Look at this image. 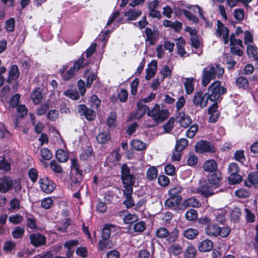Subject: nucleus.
<instances>
[{
  "label": "nucleus",
  "instance_id": "052dcab7",
  "mask_svg": "<svg viewBox=\"0 0 258 258\" xmlns=\"http://www.w3.org/2000/svg\"><path fill=\"white\" fill-rule=\"evenodd\" d=\"M196 253L197 250L195 247L188 246L185 251V255L187 258H195Z\"/></svg>",
  "mask_w": 258,
  "mask_h": 258
},
{
  "label": "nucleus",
  "instance_id": "58836bf2",
  "mask_svg": "<svg viewBox=\"0 0 258 258\" xmlns=\"http://www.w3.org/2000/svg\"><path fill=\"white\" fill-rule=\"evenodd\" d=\"M236 84L239 88L246 89L248 86V81L247 78L243 76H240L236 80Z\"/></svg>",
  "mask_w": 258,
  "mask_h": 258
},
{
  "label": "nucleus",
  "instance_id": "a19ab883",
  "mask_svg": "<svg viewBox=\"0 0 258 258\" xmlns=\"http://www.w3.org/2000/svg\"><path fill=\"white\" fill-rule=\"evenodd\" d=\"M226 212L223 210H219L215 212V219L217 222L223 223L225 220Z\"/></svg>",
  "mask_w": 258,
  "mask_h": 258
},
{
  "label": "nucleus",
  "instance_id": "de8ad7c7",
  "mask_svg": "<svg viewBox=\"0 0 258 258\" xmlns=\"http://www.w3.org/2000/svg\"><path fill=\"white\" fill-rule=\"evenodd\" d=\"M228 179L230 183L234 184L241 182L242 180V178L238 173L235 174H230Z\"/></svg>",
  "mask_w": 258,
  "mask_h": 258
},
{
  "label": "nucleus",
  "instance_id": "4d7b16f0",
  "mask_svg": "<svg viewBox=\"0 0 258 258\" xmlns=\"http://www.w3.org/2000/svg\"><path fill=\"white\" fill-rule=\"evenodd\" d=\"M10 91V88L8 86H5L3 87V89L0 91V97L1 100L4 102L7 101L8 96L9 95Z\"/></svg>",
  "mask_w": 258,
  "mask_h": 258
},
{
  "label": "nucleus",
  "instance_id": "ddd939ff",
  "mask_svg": "<svg viewBox=\"0 0 258 258\" xmlns=\"http://www.w3.org/2000/svg\"><path fill=\"white\" fill-rule=\"evenodd\" d=\"M30 243L35 247H38L45 244V237L40 233H33L29 236Z\"/></svg>",
  "mask_w": 258,
  "mask_h": 258
},
{
  "label": "nucleus",
  "instance_id": "aec40b11",
  "mask_svg": "<svg viewBox=\"0 0 258 258\" xmlns=\"http://www.w3.org/2000/svg\"><path fill=\"white\" fill-rule=\"evenodd\" d=\"M177 48V53L181 57L186 55V52L184 49L185 40L182 37H179L175 39Z\"/></svg>",
  "mask_w": 258,
  "mask_h": 258
},
{
  "label": "nucleus",
  "instance_id": "864d4df0",
  "mask_svg": "<svg viewBox=\"0 0 258 258\" xmlns=\"http://www.w3.org/2000/svg\"><path fill=\"white\" fill-rule=\"evenodd\" d=\"M198 130V125L197 124H192L186 132V136L189 138H192Z\"/></svg>",
  "mask_w": 258,
  "mask_h": 258
},
{
  "label": "nucleus",
  "instance_id": "423d86ee",
  "mask_svg": "<svg viewBox=\"0 0 258 258\" xmlns=\"http://www.w3.org/2000/svg\"><path fill=\"white\" fill-rule=\"evenodd\" d=\"M147 114L152 117L156 122H163L169 116V111L167 109H160L158 104H156L154 107L149 110Z\"/></svg>",
  "mask_w": 258,
  "mask_h": 258
},
{
  "label": "nucleus",
  "instance_id": "f8f14e48",
  "mask_svg": "<svg viewBox=\"0 0 258 258\" xmlns=\"http://www.w3.org/2000/svg\"><path fill=\"white\" fill-rule=\"evenodd\" d=\"M78 112L81 115H84L88 120H93L96 116L95 112L92 109L88 108L83 104L79 105Z\"/></svg>",
  "mask_w": 258,
  "mask_h": 258
},
{
  "label": "nucleus",
  "instance_id": "6ab92c4d",
  "mask_svg": "<svg viewBox=\"0 0 258 258\" xmlns=\"http://www.w3.org/2000/svg\"><path fill=\"white\" fill-rule=\"evenodd\" d=\"M116 226L112 224H105L102 231V238L109 239L111 233L116 230Z\"/></svg>",
  "mask_w": 258,
  "mask_h": 258
},
{
  "label": "nucleus",
  "instance_id": "e2e57ef3",
  "mask_svg": "<svg viewBox=\"0 0 258 258\" xmlns=\"http://www.w3.org/2000/svg\"><path fill=\"white\" fill-rule=\"evenodd\" d=\"M235 195L240 198H246L249 197V193L246 189L240 188L235 191Z\"/></svg>",
  "mask_w": 258,
  "mask_h": 258
},
{
  "label": "nucleus",
  "instance_id": "ea45409f",
  "mask_svg": "<svg viewBox=\"0 0 258 258\" xmlns=\"http://www.w3.org/2000/svg\"><path fill=\"white\" fill-rule=\"evenodd\" d=\"M188 141L184 138H181L176 141L175 148L178 151H182L188 145Z\"/></svg>",
  "mask_w": 258,
  "mask_h": 258
},
{
  "label": "nucleus",
  "instance_id": "39448f33",
  "mask_svg": "<svg viewBox=\"0 0 258 258\" xmlns=\"http://www.w3.org/2000/svg\"><path fill=\"white\" fill-rule=\"evenodd\" d=\"M179 230L177 228H174L169 232V230L165 227H161L156 230V235L160 239H166L169 243H173L178 238Z\"/></svg>",
  "mask_w": 258,
  "mask_h": 258
},
{
  "label": "nucleus",
  "instance_id": "79ce46f5",
  "mask_svg": "<svg viewBox=\"0 0 258 258\" xmlns=\"http://www.w3.org/2000/svg\"><path fill=\"white\" fill-rule=\"evenodd\" d=\"M185 217L187 220L195 221L198 218V214L196 210L190 209L185 213Z\"/></svg>",
  "mask_w": 258,
  "mask_h": 258
},
{
  "label": "nucleus",
  "instance_id": "6e6552de",
  "mask_svg": "<svg viewBox=\"0 0 258 258\" xmlns=\"http://www.w3.org/2000/svg\"><path fill=\"white\" fill-rule=\"evenodd\" d=\"M209 98L206 94H204L201 91L196 92L192 98V102L195 106L200 108H204L207 105Z\"/></svg>",
  "mask_w": 258,
  "mask_h": 258
},
{
  "label": "nucleus",
  "instance_id": "338daca9",
  "mask_svg": "<svg viewBox=\"0 0 258 258\" xmlns=\"http://www.w3.org/2000/svg\"><path fill=\"white\" fill-rule=\"evenodd\" d=\"M53 205V201L51 198H47L43 199L41 202V206L42 208L48 209L50 208Z\"/></svg>",
  "mask_w": 258,
  "mask_h": 258
},
{
  "label": "nucleus",
  "instance_id": "0eeeda50",
  "mask_svg": "<svg viewBox=\"0 0 258 258\" xmlns=\"http://www.w3.org/2000/svg\"><path fill=\"white\" fill-rule=\"evenodd\" d=\"M229 31L228 28L219 20L217 22V28L216 30V36L221 38L224 44L228 43L229 41Z\"/></svg>",
  "mask_w": 258,
  "mask_h": 258
},
{
  "label": "nucleus",
  "instance_id": "603ef678",
  "mask_svg": "<svg viewBox=\"0 0 258 258\" xmlns=\"http://www.w3.org/2000/svg\"><path fill=\"white\" fill-rule=\"evenodd\" d=\"M198 130V125L197 124H192L186 132V136L189 138H192Z\"/></svg>",
  "mask_w": 258,
  "mask_h": 258
},
{
  "label": "nucleus",
  "instance_id": "5701e85b",
  "mask_svg": "<svg viewBox=\"0 0 258 258\" xmlns=\"http://www.w3.org/2000/svg\"><path fill=\"white\" fill-rule=\"evenodd\" d=\"M195 79L193 78L185 79V82H184V85L186 93L187 94H190L192 93L194 90L195 86Z\"/></svg>",
  "mask_w": 258,
  "mask_h": 258
},
{
  "label": "nucleus",
  "instance_id": "09e8293b",
  "mask_svg": "<svg viewBox=\"0 0 258 258\" xmlns=\"http://www.w3.org/2000/svg\"><path fill=\"white\" fill-rule=\"evenodd\" d=\"M61 74L64 80H69L72 78L74 75V68H70L68 71H61Z\"/></svg>",
  "mask_w": 258,
  "mask_h": 258
},
{
  "label": "nucleus",
  "instance_id": "7ed1b4c3",
  "mask_svg": "<svg viewBox=\"0 0 258 258\" xmlns=\"http://www.w3.org/2000/svg\"><path fill=\"white\" fill-rule=\"evenodd\" d=\"M226 92V89L221 86L220 81H216L212 83L206 93L209 99L213 102H217L221 95Z\"/></svg>",
  "mask_w": 258,
  "mask_h": 258
},
{
  "label": "nucleus",
  "instance_id": "774afa93",
  "mask_svg": "<svg viewBox=\"0 0 258 258\" xmlns=\"http://www.w3.org/2000/svg\"><path fill=\"white\" fill-rule=\"evenodd\" d=\"M234 18L237 20H242L244 18V12L242 9H237L234 10Z\"/></svg>",
  "mask_w": 258,
  "mask_h": 258
},
{
  "label": "nucleus",
  "instance_id": "a211bd4d",
  "mask_svg": "<svg viewBox=\"0 0 258 258\" xmlns=\"http://www.w3.org/2000/svg\"><path fill=\"white\" fill-rule=\"evenodd\" d=\"M178 121L182 127L186 128L191 123L192 120L188 115L185 114L183 112H179Z\"/></svg>",
  "mask_w": 258,
  "mask_h": 258
},
{
  "label": "nucleus",
  "instance_id": "9d476101",
  "mask_svg": "<svg viewBox=\"0 0 258 258\" xmlns=\"http://www.w3.org/2000/svg\"><path fill=\"white\" fill-rule=\"evenodd\" d=\"M195 149L196 152L200 153L215 151L214 146L212 143L203 140H201L196 144Z\"/></svg>",
  "mask_w": 258,
  "mask_h": 258
},
{
  "label": "nucleus",
  "instance_id": "e433bc0d",
  "mask_svg": "<svg viewBox=\"0 0 258 258\" xmlns=\"http://www.w3.org/2000/svg\"><path fill=\"white\" fill-rule=\"evenodd\" d=\"M179 198L169 196V198L165 201V205L169 208H173L177 206L180 202Z\"/></svg>",
  "mask_w": 258,
  "mask_h": 258
},
{
  "label": "nucleus",
  "instance_id": "f704fd0d",
  "mask_svg": "<svg viewBox=\"0 0 258 258\" xmlns=\"http://www.w3.org/2000/svg\"><path fill=\"white\" fill-rule=\"evenodd\" d=\"M56 158L60 162H65L69 158L68 153L62 149H58L56 152Z\"/></svg>",
  "mask_w": 258,
  "mask_h": 258
},
{
  "label": "nucleus",
  "instance_id": "2eb2a0df",
  "mask_svg": "<svg viewBox=\"0 0 258 258\" xmlns=\"http://www.w3.org/2000/svg\"><path fill=\"white\" fill-rule=\"evenodd\" d=\"M214 188H215L212 185H210L208 183H206L201 184L199 186L198 191L202 195L206 198H208L213 196L215 193Z\"/></svg>",
  "mask_w": 258,
  "mask_h": 258
},
{
  "label": "nucleus",
  "instance_id": "473e14b6",
  "mask_svg": "<svg viewBox=\"0 0 258 258\" xmlns=\"http://www.w3.org/2000/svg\"><path fill=\"white\" fill-rule=\"evenodd\" d=\"M198 234L199 231L194 228H187L184 230L183 233V236L188 239H195Z\"/></svg>",
  "mask_w": 258,
  "mask_h": 258
},
{
  "label": "nucleus",
  "instance_id": "393cba45",
  "mask_svg": "<svg viewBox=\"0 0 258 258\" xmlns=\"http://www.w3.org/2000/svg\"><path fill=\"white\" fill-rule=\"evenodd\" d=\"M71 171L78 176V178L81 177L82 175V171L79 169V164L77 160L75 158H71Z\"/></svg>",
  "mask_w": 258,
  "mask_h": 258
},
{
  "label": "nucleus",
  "instance_id": "cd10ccee",
  "mask_svg": "<svg viewBox=\"0 0 258 258\" xmlns=\"http://www.w3.org/2000/svg\"><path fill=\"white\" fill-rule=\"evenodd\" d=\"M182 191V187L179 185H176L172 188H170L168 191L169 196L175 198L176 199L179 198V200H181V197L180 194Z\"/></svg>",
  "mask_w": 258,
  "mask_h": 258
},
{
  "label": "nucleus",
  "instance_id": "6e6d98bb",
  "mask_svg": "<svg viewBox=\"0 0 258 258\" xmlns=\"http://www.w3.org/2000/svg\"><path fill=\"white\" fill-rule=\"evenodd\" d=\"M133 228L135 231L142 232L146 228V224L144 221H140L134 224Z\"/></svg>",
  "mask_w": 258,
  "mask_h": 258
},
{
  "label": "nucleus",
  "instance_id": "2f4dec72",
  "mask_svg": "<svg viewBox=\"0 0 258 258\" xmlns=\"http://www.w3.org/2000/svg\"><path fill=\"white\" fill-rule=\"evenodd\" d=\"M221 181V175L217 173L213 174L208 179L209 183L214 188L219 186Z\"/></svg>",
  "mask_w": 258,
  "mask_h": 258
},
{
  "label": "nucleus",
  "instance_id": "49530a36",
  "mask_svg": "<svg viewBox=\"0 0 258 258\" xmlns=\"http://www.w3.org/2000/svg\"><path fill=\"white\" fill-rule=\"evenodd\" d=\"M40 155L43 160H49L53 156L51 152L47 148H42L40 150Z\"/></svg>",
  "mask_w": 258,
  "mask_h": 258
},
{
  "label": "nucleus",
  "instance_id": "bf43d9fd",
  "mask_svg": "<svg viewBox=\"0 0 258 258\" xmlns=\"http://www.w3.org/2000/svg\"><path fill=\"white\" fill-rule=\"evenodd\" d=\"M15 21L14 18H10L5 22V28L7 31L12 32L15 29Z\"/></svg>",
  "mask_w": 258,
  "mask_h": 258
},
{
  "label": "nucleus",
  "instance_id": "c756f323",
  "mask_svg": "<svg viewBox=\"0 0 258 258\" xmlns=\"http://www.w3.org/2000/svg\"><path fill=\"white\" fill-rule=\"evenodd\" d=\"M217 168L216 162L214 160L206 161L204 164V169L206 171L211 172L215 171Z\"/></svg>",
  "mask_w": 258,
  "mask_h": 258
},
{
  "label": "nucleus",
  "instance_id": "4468645a",
  "mask_svg": "<svg viewBox=\"0 0 258 258\" xmlns=\"http://www.w3.org/2000/svg\"><path fill=\"white\" fill-rule=\"evenodd\" d=\"M133 189H123V196L124 198L123 204L126 208H131L135 206V202L132 197Z\"/></svg>",
  "mask_w": 258,
  "mask_h": 258
},
{
  "label": "nucleus",
  "instance_id": "9b49d317",
  "mask_svg": "<svg viewBox=\"0 0 258 258\" xmlns=\"http://www.w3.org/2000/svg\"><path fill=\"white\" fill-rule=\"evenodd\" d=\"M13 180L9 176L0 178V192L5 194L12 188Z\"/></svg>",
  "mask_w": 258,
  "mask_h": 258
},
{
  "label": "nucleus",
  "instance_id": "c9c22d12",
  "mask_svg": "<svg viewBox=\"0 0 258 258\" xmlns=\"http://www.w3.org/2000/svg\"><path fill=\"white\" fill-rule=\"evenodd\" d=\"M131 145L134 149L137 151L143 150L146 148V144L138 140L132 141L131 143Z\"/></svg>",
  "mask_w": 258,
  "mask_h": 258
},
{
  "label": "nucleus",
  "instance_id": "1a4fd4ad",
  "mask_svg": "<svg viewBox=\"0 0 258 258\" xmlns=\"http://www.w3.org/2000/svg\"><path fill=\"white\" fill-rule=\"evenodd\" d=\"M41 189L46 194H50L55 188V184L48 177H44L39 180Z\"/></svg>",
  "mask_w": 258,
  "mask_h": 258
},
{
  "label": "nucleus",
  "instance_id": "0e129e2a",
  "mask_svg": "<svg viewBox=\"0 0 258 258\" xmlns=\"http://www.w3.org/2000/svg\"><path fill=\"white\" fill-rule=\"evenodd\" d=\"M158 182L160 185L163 186H166L169 185L170 183V180L167 176L162 175L158 177Z\"/></svg>",
  "mask_w": 258,
  "mask_h": 258
},
{
  "label": "nucleus",
  "instance_id": "f257e3e1",
  "mask_svg": "<svg viewBox=\"0 0 258 258\" xmlns=\"http://www.w3.org/2000/svg\"><path fill=\"white\" fill-rule=\"evenodd\" d=\"M224 72V69L218 64L205 68L202 71V85L206 87L211 80L215 79L216 77L220 78L223 76Z\"/></svg>",
  "mask_w": 258,
  "mask_h": 258
},
{
  "label": "nucleus",
  "instance_id": "c85d7f7f",
  "mask_svg": "<svg viewBox=\"0 0 258 258\" xmlns=\"http://www.w3.org/2000/svg\"><path fill=\"white\" fill-rule=\"evenodd\" d=\"M108 239H102L100 240L98 243L99 249L101 250H104L107 249H110L114 247V243L110 240H107Z\"/></svg>",
  "mask_w": 258,
  "mask_h": 258
},
{
  "label": "nucleus",
  "instance_id": "3c124183",
  "mask_svg": "<svg viewBox=\"0 0 258 258\" xmlns=\"http://www.w3.org/2000/svg\"><path fill=\"white\" fill-rule=\"evenodd\" d=\"M50 166L53 172L56 173H61L63 172V169L60 164L55 160H52L50 162Z\"/></svg>",
  "mask_w": 258,
  "mask_h": 258
},
{
  "label": "nucleus",
  "instance_id": "69168bd1",
  "mask_svg": "<svg viewBox=\"0 0 258 258\" xmlns=\"http://www.w3.org/2000/svg\"><path fill=\"white\" fill-rule=\"evenodd\" d=\"M137 219V216L136 215L128 214L124 217L123 220L125 223L131 224L135 222Z\"/></svg>",
  "mask_w": 258,
  "mask_h": 258
},
{
  "label": "nucleus",
  "instance_id": "13d9d810",
  "mask_svg": "<svg viewBox=\"0 0 258 258\" xmlns=\"http://www.w3.org/2000/svg\"><path fill=\"white\" fill-rule=\"evenodd\" d=\"M28 175L32 182H35L38 179V171L35 168H32L30 169L28 171Z\"/></svg>",
  "mask_w": 258,
  "mask_h": 258
},
{
  "label": "nucleus",
  "instance_id": "dca6fc26",
  "mask_svg": "<svg viewBox=\"0 0 258 258\" xmlns=\"http://www.w3.org/2000/svg\"><path fill=\"white\" fill-rule=\"evenodd\" d=\"M157 69V62L155 60H152L148 65V67L146 70V75L145 79L149 80L154 77Z\"/></svg>",
  "mask_w": 258,
  "mask_h": 258
},
{
  "label": "nucleus",
  "instance_id": "20e7f679",
  "mask_svg": "<svg viewBox=\"0 0 258 258\" xmlns=\"http://www.w3.org/2000/svg\"><path fill=\"white\" fill-rule=\"evenodd\" d=\"M231 231L228 227H220L215 224H210L205 228V232L207 235L211 237H226Z\"/></svg>",
  "mask_w": 258,
  "mask_h": 258
},
{
  "label": "nucleus",
  "instance_id": "b1692460",
  "mask_svg": "<svg viewBox=\"0 0 258 258\" xmlns=\"http://www.w3.org/2000/svg\"><path fill=\"white\" fill-rule=\"evenodd\" d=\"M142 11L139 10L131 9L125 13V16L127 17V19L129 21L136 20L142 15Z\"/></svg>",
  "mask_w": 258,
  "mask_h": 258
},
{
  "label": "nucleus",
  "instance_id": "37998d69",
  "mask_svg": "<svg viewBox=\"0 0 258 258\" xmlns=\"http://www.w3.org/2000/svg\"><path fill=\"white\" fill-rule=\"evenodd\" d=\"M168 251L174 255H178L182 252V248L179 244H173L168 248Z\"/></svg>",
  "mask_w": 258,
  "mask_h": 258
},
{
  "label": "nucleus",
  "instance_id": "f03ea898",
  "mask_svg": "<svg viewBox=\"0 0 258 258\" xmlns=\"http://www.w3.org/2000/svg\"><path fill=\"white\" fill-rule=\"evenodd\" d=\"M120 169V178L123 189H133V186L136 182L135 176L131 173L130 169L126 164H123Z\"/></svg>",
  "mask_w": 258,
  "mask_h": 258
},
{
  "label": "nucleus",
  "instance_id": "5fc2aeb1",
  "mask_svg": "<svg viewBox=\"0 0 258 258\" xmlns=\"http://www.w3.org/2000/svg\"><path fill=\"white\" fill-rule=\"evenodd\" d=\"M63 94L73 100H77L79 98V94L76 90H68L64 91Z\"/></svg>",
  "mask_w": 258,
  "mask_h": 258
},
{
  "label": "nucleus",
  "instance_id": "a18cd8bd",
  "mask_svg": "<svg viewBox=\"0 0 258 258\" xmlns=\"http://www.w3.org/2000/svg\"><path fill=\"white\" fill-rule=\"evenodd\" d=\"M20 98V95L16 94L11 98L10 101L7 100L6 102L9 104V107L15 108L17 106L19 102Z\"/></svg>",
  "mask_w": 258,
  "mask_h": 258
},
{
  "label": "nucleus",
  "instance_id": "8fccbe9b",
  "mask_svg": "<svg viewBox=\"0 0 258 258\" xmlns=\"http://www.w3.org/2000/svg\"><path fill=\"white\" fill-rule=\"evenodd\" d=\"M24 233V229L19 226L15 227L12 231L13 236L15 239L22 237Z\"/></svg>",
  "mask_w": 258,
  "mask_h": 258
},
{
  "label": "nucleus",
  "instance_id": "c03bdc74",
  "mask_svg": "<svg viewBox=\"0 0 258 258\" xmlns=\"http://www.w3.org/2000/svg\"><path fill=\"white\" fill-rule=\"evenodd\" d=\"M247 53L249 57H252L258 59V53L255 46L252 45H248L247 47Z\"/></svg>",
  "mask_w": 258,
  "mask_h": 258
},
{
  "label": "nucleus",
  "instance_id": "a878e982",
  "mask_svg": "<svg viewBox=\"0 0 258 258\" xmlns=\"http://www.w3.org/2000/svg\"><path fill=\"white\" fill-rule=\"evenodd\" d=\"M182 205L184 207H192L194 208H199L201 206L200 202L197 199L190 198L184 200L183 202Z\"/></svg>",
  "mask_w": 258,
  "mask_h": 258
},
{
  "label": "nucleus",
  "instance_id": "4be33fe9",
  "mask_svg": "<svg viewBox=\"0 0 258 258\" xmlns=\"http://www.w3.org/2000/svg\"><path fill=\"white\" fill-rule=\"evenodd\" d=\"M213 247V242L209 239H206L200 242L198 248L200 251L206 252L210 251Z\"/></svg>",
  "mask_w": 258,
  "mask_h": 258
},
{
  "label": "nucleus",
  "instance_id": "412c9836",
  "mask_svg": "<svg viewBox=\"0 0 258 258\" xmlns=\"http://www.w3.org/2000/svg\"><path fill=\"white\" fill-rule=\"evenodd\" d=\"M120 159V156L118 152L115 151L108 155L107 163L110 167L113 166L118 163Z\"/></svg>",
  "mask_w": 258,
  "mask_h": 258
},
{
  "label": "nucleus",
  "instance_id": "f3484780",
  "mask_svg": "<svg viewBox=\"0 0 258 258\" xmlns=\"http://www.w3.org/2000/svg\"><path fill=\"white\" fill-rule=\"evenodd\" d=\"M212 106L208 108V113L210 114L209 120L211 122H215L219 117V112L217 110V102H215Z\"/></svg>",
  "mask_w": 258,
  "mask_h": 258
},
{
  "label": "nucleus",
  "instance_id": "7c9ffc66",
  "mask_svg": "<svg viewBox=\"0 0 258 258\" xmlns=\"http://www.w3.org/2000/svg\"><path fill=\"white\" fill-rule=\"evenodd\" d=\"M97 141L100 144H105L110 140V136L108 131L100 132L96 137Z\"/></svg>",
  "mask_w": 258,
  "mask_h": 258
},
{
  "label": "nucleus",
  "instance_id": "72a5a7b5",
  "mask_svg": "<svg viewBox=\"0 0 258 258\" xmlns=\"http://www.w3.org/2000/svg\"><path fill=\"white\" fill-rule=\"evenodd\" d=\"M19 76V72L18 67L16 65L12 66L9 71L8 81L15 80L18 78Z\"/></svg>",
  "mask_w": 258,
  "mask_h": 258
},
{
  "label": "nucleus",
  "instance_id": "680f3d73",
  "mask_svg": "<svg viewBox=\"0 0 258 258\" xmlns=\"http://www.w3.org/2000/svg\"><path fill=\"white\" fill-rule=\"evenodd\" d=\"M31 99L35 104L39 103L41 99L42 96L41 93L39 91H33L31 94Z\"/></svg>",
  "mask_w": 258,
  "mask_h": 258
},
{
  "label": "nucleus",
  "instance_id": "4c0bfd02",
  "mask_svg": "<svg viewBox=\"0 0 258 258\" xmlns=\"http://www.w3.org/2000/svg\"><path fill=\"white\" fill-rule=\"evenodd\" d=\"M158 175V170L155 167H150L147 171V178L149 180L155 179Z\"/></svg>",
  "mask_w": 258,
  "mask_h": 258
},
{
  "label": "nucleus",
  "instance_id": "bb28decb",
  "mask_svg": "<svg viewBox=\"0 0 258 258\" xmlns=\"http://www.w3.org/2000/svg\"><path fill=\"white\" fill-rule=\"evenodd\" d=\"M138 109L136 112V117L140 118L143 116L147 112H149V108L148 106L142 104L141 101H139L138 104Z\"/></svg>",
  "mask_w": 258,
  "mask_h": 258
}]
</instances>
